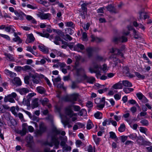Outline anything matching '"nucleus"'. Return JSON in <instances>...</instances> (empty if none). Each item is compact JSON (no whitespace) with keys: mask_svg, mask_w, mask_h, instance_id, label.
Segmentation results:
<instances>
[{"mask_svg":"<svg viewBox=\"0 0 152 152\" xmlns=\"http://www.w3.org/2000/svg\"><path fill=\"white\" fill-rule=\"evenodd\" d=\"M52 131L53 133L55 134V135L51 136V142L48 143V145L50 147H52L53 144L55 147L58 148L59 144V141L58 140V138L56 137V135L61 134L62 136H64L65 134V132L64 131L61 132L58 130L56 127L54 126L52 129Z\"/></svg>","mask_w":152,"mask_h":152,"instance_id":"nucleus-1","label":"nucleus"},{"mask_svg":"<svg viewBox=\"0 0 152 152\" xmlns=\"http://www.w3.org/2000/svg\"><path fill=\"white\" fill-rule=\"evenodd\" d=\"M9 9L10 12H14L17 16L21 18H23L25 17L26 19H34L31 16L29 15H26L22 12H19L17 11H15L14 8L12 7H9Z\"/></svg>","mask_w":152,"mask_h":152,"instance_id":"nucleus-2","label":"nucleus"},{"mask_svg":"<svg viewBox=\"0 0 152 152\" xmlns=\"http://www.w3.org/2000/svg\"><path fill=\"white\" fill-rule=\"evenodd\" d=\"M90 4V3L85 2L81 5V10L82 11H83V14L81 13H80V14L79 15V18H81L83 19H84L86 18L85 17V15L86 13L87 9V7Z\"/></svg>","mask_w":152,"mask_h":152,"instance_id":"nucleus-3","label":"nucleus"},{"mask_svg":"<svg viewBox=\"0 0 152 152\" xmlns=\"http://www.w3.org/2000/svg\"><path fill=\"white\" fill-rule=\"evenodd\" d=\"M105 98L103 97L101 99L100 98H96L95 99V103L97 105V107L100 109H102L104 106V101Z\"/></svg>","mask_w":152,"mask_h":152,"instance_id":"nucleus-4","label":"nucleus"},{"mask_svg":"<svg viewBox=\"0 0 152 152\" xmlns=\"http://www.w3.org/2000/svg\"><path fill=\"white\" fill-rule=\"evenodd\" d=\"M29 75L30 77L32 78V80L34 83L38 84L39 83L40 79L38 74H31Z\"/></svg>","mask_w":152,"mask_h":152,"instance_id":"nucleus-5","label":"nucleus"},{"mask_svg":"<svg viewBox=\"0 0 152 152\" xmlns=\"http://www.w3.org/2000/svg\"><path fill=\"white\" fill-rule=\"evenodd\" d=\"M127 38L124 36H122L121 37H115L113 39V41L116 43H118L119 42H125L127 41Z\"/></svg>","mask_w":152,"mask_h":152,"instance_id":"nucleus-6","label":"nucleus"},{"mask_svg":"<svg viewBox=\"0 0 152 152\" xmlns=\"http://www.w3.org/2000/svg\"><path fill=\"white\" fill-rule=\"evenodd\" d=\"M123 70L124 74L126 76L130 78H133L135 76L134 75L131 74L129 73V68L127 66L123 67Z\"/></svg>","mask_w":152,"mask_h":152,"instance_id":"nucleus-7","label":"nucleus"},{"mask_svg":"<svg viewBox=\"0 0 152 152\" xmlns=\"http://www.w3.org/2000/svg\"><path fill=\"white\" fill-rule=\"evenodd\" d=\"M82 77L86 81L87 83L90 84H93L95 81V79L94 77L92 76L88 77L85 74Z\"/></svg>","mask_w":152,"mask_h":152,"instance_id":"nucleus-8","label":"nucleus"},{"mask_svg":"<svg viewBox=\"0 0 152 152\" xmlns=\"http://www.w3.org/2000/svg\"><path fill=\"white\" fill-rule=\"evenodd\" d=\"M110 52L111 53H114L113 54L114 56L116 55H120L122 58L124 57V55L121 51L117 48H112L110 50Z\"/></svg>","mask_w":152,"mask_h":152,"instance_id":"nucleus-9","label":"nucleus"},{"mask_svg":"<svg viewBox=\"0 0 152 152\" xmlns=\"http://www.w3.org/2000/svg\"><path fill=\"white\" fill-rule=\"evenodd\" d=\"M94 51V49L93 48L90 47L86 48V53L88 58H91L93 56Z\"/></svg>","mask_w":152,"mask_h":152,"instance_id":"nucleus-10","label":"nucleus"},{"mask_svg":"<svg viewBox=\"0 0 152 152\" xmlns=\"http://www.w3.org/2000/svg\"><path fill=\"white\" fill-rule=\"evenodd\" d=\"M144 10L142 9L140 10L139 12L140 19H146L149 18V15L148 14L144 12Z\"/></svg>","mask_w":152,"mask_h":152,"instance_id":"nucleus-11","label":"nucleus"},{"mask_svg":"<svg viewBox=\"0 0 152 152\" xmlns=\"http://www.w3.org/2000/svg\"><path fill=\"white\" fill-rule=\"evenodd\" d=\"M79 94L76 93H74L69 95L70 102L74 104L75 103V102L77 100L79 96Z\"/></svg>","mask_w":152,"mask_h":152,"instance_id":"nucleus-12","label":"nucleus"},{"mask_svg":"<svg viewBox=\"0 0 152 152\" xmlns=\"http://www.w3.org/2000/svg\"><path fill=\"white\" fill-rule=\"evenodd\" d=\"M105 8L111 13H118V11L111 4L107 6Z\"/></svg>","mask_w":152,"mask_h":152,"instance_id":"nucleus-13","label":"nucleus"},{"mask_svg":"<svg viewBox=\"0 0 152 152\" xmlns=\"http://www.w3.org/2000/svg\"><path fill=\"white\" fill-rule=\"evenodd\" d=\"M16 91L22 95L25 94L29 92V90L26 88H19L16 89Z\"/></svg>","mask_w":152,"mask_h":152,"instance_id":"nucleus-14","label":"nucleus"},{"mask_svg":"<svg viewBox=\"0 0 152 152\" xmlns=\"http://www.w3.org/2000/svg\"><path fill=\"white\" fill-rule=\"evenodd\" d=\"M13 82L17 86H20L21 85L22 82L20 78L18 77L14 78Z\"/></svg>","mask_w":152,"mask_h":152,"instance_id":"nucleus-15","label":"nucleus"},{"mask_svg":"<svg viewBox=\"0 0 152 152\" xmlns=\"http://www.w3.org/2000/svg\"><path fill=\"white\" fill-rule=\"evenodd\" d=\"M4 101L5 102H7L8 101L11 103H13L15 102V101L13 98L9 95L5 96L4 98Z\"/></svg>","mask_w":152,"mask_h":152,"instance_id":"nucleus-16","label":"nucleus"},{"mask_svg":"<svg viewBox=\"0 0 152 152\" xmlns=\"http://www.w3.org/2000/svg\"><path fill=\"white\" fill-rule=\"evenodd\" d=\"M5 56V58L7 60L10 61H14L15 59L12 56L10 53H4Z\"/></svg>","mask_w":152,"mask_h":152,"instance_id":"nucleus-17","label":"nucleus"},{"mask_svg":"<svg viewBox=\"0 0 152 152\" xmlns=\"http://www.w3.org/2000/svg\"><path fill=\"white\" fill-rule=\"evenodd\" d=\"M4 72L7 75L11 77H15L17 75L15 73L12 72L7 69H5Z\"/></svg>","mask_w":152,"mask_h":152,"instance_id":"nucleus-18","label":"nucleus"},{"mask_svg":"<svg viewBox=\"0 0 152 152\" xmlns=\"http://www.w3.org/2000/svg\"><path fill=\"white\" fill-rule=\"evenodd\" d=\"M40 131L43 133L46 132L47 130V127L45 125L44 123H42L39 125V129Z\"/></svg>","mask_w":152,"mask_h":152,"instance_id":"nucleus-19","label":"nucleus"},{"mask_svg":"<svg viewBox=\"0 0 152 152\" xmlns=\"http://www.w3.org/2000/svg\"><path fill=\"white\" fill-rule=\"evenodd\" d=\"M66 114L71 118L73 116L76 115V114L73 113V112L70 109H67L66 110Z\"/></svg>","mask_w":152,"mask_h":152,"instance_id":"nucleus-20","label":"nucleus"},{"mask_svg":"<svg viewBox=\"0 0 152 152\" xmlns=\"http://www.w3.org/2000/svg\"><path fill=\"white\" fill-rule=\"evenodd\" d=\"M38 48L41 51L43 52L44 53H47L48 52V48L43 45H39Z\"/></svg>","mask_w":152,"mask_h":152,"instance_id":"nucleus-21","label":"nucleus"},{"mask_svg":"<svg viewBox=\"0 0 152 152\" xmlns=\"http://www.w3.org/2000/svg\"><path fill=\"white\" fill-rule=\"evenodd\" d=\"M39 106V104L37 99H35L31 103V108L34 109L35 108Z\"/></svg>","mask_w":152,"mask_h":152,"instance_id":"nucleus-22","label":"nucleus"},{"mask_svg":"<svg viewBox=\"0 0 152 152\" xmlns=\"http://www.w3.org/2000/svg\"><path fill=\"white\" fill-rule=\"evenodd\" d=\"M91 37L92 38L91 42L95 41L96 42H99L103 40L102 39L97 37H95L93 35H91Z\"/></svg>","mask_w":152,"mask_h":152,"instance_id":"nucleus-23","label":"nucleus"},{"mask_svg":"<svg viewBox=\"0 0 152 152\" xmlns=\"http://www.w3.org/2000/svg\"><path fill=\"white\" fill-rule=\"evenodd\" d=\"M39 15L38 14V15ZM39 15V16L42 19H47L49 18L51 15L50 14L48 13L46 14L41 13Z\"/></svg>","mask_w":152,"mask_h":152,"instance_id":"nucleus-24","label":"nucleus"},{"mask_svg":"<svg viewBox=\"0 0 152 152\" xmlns=\"http://www.w3.org/2000/svg\"><path fill=\"white\" fill-rule=\"evenodd\" d=\"M123 85L125 87H131L132 86V83L128 80H125L122 81Z\"/></svg>","mask_w":152,"mask_h":152,"instance_id":"nucleus-25","label":"nucleus"},{"mask_svg":"<svg viewBox=\"0 0 152 152\" xmlns=\"http://www.w3.org/2000/svg\"><path fill=\"white\" fill-rule=\"evenodd\" d=\"M37 90L39 93L41 94H43L45 92V88L41 86L37 87Z\"/></svg>","mask_w":152,"mask_h":152,"instance_id":"nucleus-26","label":"nucleus"},{"mask_svg":"<svg viewBox=\"0 0 152 152\" xmlns=\"http://www.w3.org/2000/svg\"><path fill=\"white\" fill-rule=\"evenodd\" d=\"M43 33H41L38 31H36V33L37 34L39 35L40 36H41L43 37H45L46 38H48L49 37V36L50 34H49L48 33H46L44 34V31H43Z\"/></svg>","mask_w":152,"mask_h":152,"instance_id":"nucleus-27","label":"nucleus"},{"mask_svg":"<svg viewBox=\"0 0 152 152\" xmlns=\"http://www.w3.org/2000/svg\"><path fill=\"white\" fill-rule=\"evenodd\" d=\"M122 86L121 83H118L114 84L112 86V88L115 89H121Z\"/></svg>","mask_w":152,"mask_h":152,"instance_id":"nucleus-28","label":"nucleus"},{"mask_svg":"<svg viewBox=\"0 0 152 152\" xmlns=\"http://www.w3.org/2000/svg\"><path fill=\"white\" fill-rule=\"evenodd\" d=\"M71 150V147L70 146H68L67 145L62 147L63 152H66L68 151H70Z\"/></svg>","mask_w":152,"mask_h":152,"instance_id":"nucleus-29","label":"nucleus"},{"mask_svg":"<svg viewBox=\"0 0 152 152\" xmlns=\"http://www.w3.org/2000/svg\"><path fill=\"white\" fill-rule=\"evenodd\" d=\"M94 125L93 124L92 122L90 119H89L88 121L86 126L87 129L89 130Z\"/></svg>","mask_w":152,"mask_h":152,"instance_id":"nucleus-30","label":"nucleus"},{"mask_svg":"<svg viewBox=\"0 0 152 152\" xmlns=\"http://www.w3.org/2000/svg\"><path fill=\"white\" fill-rule=\"evenodd\" d=\"M94 116L97 119H101L102 118V114L101 112L98 111L94 114Z\"/></svg>","mask_w":152,"mask_h":152,"instance_id":"nucleus-31","label":"nucleus"},{"mask_svg":"<svg viewBox=\"0 0 152 152\" xmlns=\"http://www.w3.org/2000/svg\"><path fill=\"white\" fill-rule=\"evenodd\" d=\"M60 37H61L58 36H56L55 37V41L54 42L55 44L56 45H59L60 43L59 42V41H61V40Z\"/></svg>","mask_w":152,"mask_h":152,"instance_id":"nucleus-32","label":"nucleus"},{"mask_svg":"<svg viewBox=\"0 0 152 152\" xmlns=\"http://www.w3.org/2000/svg\"><path fill=\"white\" fill-rule=\"evenodd\" d=\"M34 134L35 137H38L42 136L43 133L39 129L36 130L34 132Z\"/></svg>","mask_w":152,"mask_h":152,"instance_id":"nucleus-33","label":"nucleus"},{"mask_svg":"<svg viewBox=\"0 0 152 152\" xmlns=\"http://www.w3.org/2000/svg\"><path fill=\"white\" fill-rule=\"evenodd\" d=\"M75 48L76 49H80V50H83L85 49V47L83 45L79 43L75 46Z\"/></svg>","mask_w":152,"mask_h":152,"instance_id":"nucleus-34","label":"nucleus"},{"mask_svg":"<svg viewBox=\"0 0 152 152\" xmlns=\"http://www.w3.org/2000/svg\"><path fill=\"white\" fill-rule=\"evenodd\" d=\"M134 73L137 77L139 79L143 80L145 78V76L143 75L140 74L139 72H135Z\"/></svg>","mask_w":152,"mask_h":152,"instance_id":"nucleus-35","label":"nucleus"},{"mask_svg":"<svg viewBox=\"0 0 152 152\" xmlns=\"http://www.w3.org/2000/svg\"><path fill=\"white\" fill-rule=\"evenodd\" d=\"M62 38L66 41H71L72 38L69 34H67L66 35H64V36Z\"/></svg>","mask_w":152,"mask_h":152,"instance_id":"nucleus-36","label":"nucleus"},{"mask_svg":"<svg viewBox=\"0 0 152 152\" xmlns=\"http://www.w3.org/2000/svg\"><path fill=\"white\" fill-rule=\"evenodd\" d=\"M125 125L124 124H121L120 126L118 128V130L120 132H123L125 131Z\"/></svg>","mask_w":152,"mask_h":152,"instance_id":"nucleus-37","label":"nucleus"},{"mask_svg":"<svg viewBox=\"0 0 152 152\" xmlns=\"http://www.w3.org/2000/svg\"><path fill=\"white\" fill-rule=\"evenodd\" d=\"M15 117H18L21 121H24L23 116L22 113H19L18 114L17 113V115H15Z\"/></svg>","mask_w":152,"mask_h":152,"instance_id":"nucleus-38","label":"nucleus"},{"mask_svg":"<svg viewBox=\"0 0 152 152\" xmlns=\"http://www.w3.org/2000/svg\"><path fill=\"white\" fill-rule=\"evenodd\" d=\"M134 89L131 88H125L123 89L124 91L126 94L129 93L133 91Z\"/></svg>","mask_w":152,"mask_h":152,"instance_id":"nucleus-39","label":"nucleus"},{"mask_svg":"<svg viewBox=\"0 0 152 152\" xmlns=\"http://www.w3.org/2000/svg\"><path fill=\"white\" fill-rule=\"evenodd\" d=\"M128 136L131 139L134 140L136 139L137 135L136 133H132L130 134Z\"/></svg>","mask_w":152,"mask_h":152,"instance_id":"nucleus-40","label":"nucleus"},{"mask_svg":"<svg viewBox=\"0 0 152 152\" xmlns=\"http://www.w3.org/2000/svg\"><path fill=\"white\" fill-rule=\"evenodd\" d=\"M26 129L25 127H24L22 129L21 131H20L19 133L21 136H23L26 134Z\"/></svg>","mask_w":152,"mask_h":152,"instance_id":"nucleus-41","label":"nucleus"},{"mask_svg":"<svg viewBox=\"0 0 152 152\" xmlns=\"http://www.w3.org/2000/svg\"><path fill=\"white\" fill-rule=\"evenodd\" d=\"M28 38L29 40V43L33 42L35 38L33 34H29L28 36Z\"/></svg>","mask_w":152,"mask_h":152,"instance_id":"nucleus-42","label":"nucleus"},{"mask_svg":"<svg viewBox=\"0 0 152 152\" xmlns=\"http://www.w3.org/2000/svg\"><path fill=\"white\" fill-rule=\"evenodd\" d=\"M82 38V40L84 41H87L88 40L87 34L86 32H84L83 33Z\"/></svg>","mask_w":152,"mask_h":152,"instance_id":"nucleus-43","label":"nucleus"},{"mask_svg":"<svg viewBox=\"0 0 152 152\" xmlns=\"http://www.w3.org/2000/svg\"><path fill=\"white\" fill-rule=\"evenodd\" d=\"M133 35L134 38L135 39H139L140 37L139 35L138 32H137L135 29H133Z\"/></svg>","mask_w":152,"mask_h":152,"instance_id":"nucleus-44","label":"nucleus"},{"mask_svg":"<svg viewBox=\"0 0 152 152\" xmlns=\"http://www.w3.org/2000/svg\"><path fill=\"white\" fill-rule=\"evenodd\" d=\"M77 72L78 74H84L85 73V71L84 68L81 67L77 69Z\"/></svg>","mask_w":152,"mask_h":152,"instance_id":"nucleus-45","label":"nucleus"},{"mask_svg":"<svg viewBox=\"0 0 152 152\" xmlns=\"http://www.w3.org/2000/svg\"><path fill=\"white\" fill-rule=\"evenodd\" d=\"M110 137L112 139H115L117 138V136L116 135L115 133L113 132H109Z\"/></svg>","mask_w":152,"mask_h":152,"instance_id":"nucleus-46","label":"nucleus"},{"mask_svg":"<svg viewBox=\"0 0 152 152\" xmlns=\"http://www.w3.org/2000/svg\"><path fill=\"white\" fill-rule=\"evenodd\" d=\"M56 32L59 37H61L62 38L64 36V33L61 31L59 30H56Z\"/></svg>","mask_w":152,"mask_h":152,"instance_id":"nucleus-47","label":"nucleus"},{"mask_svg":"<svg viewBox=\"0 0 152 152\" xmlns=\"http://www.w3.org/2000/svg\"><path fill=\"white\" fill-rule=\"evenodd\" d=\"M49 101V100L47 98H45L42 100V103L43 105H46V104H48Z\"/></svg>","mask_w":152,"mask_h":152,"instance_id":"nucleus-48","label":"nucleus"},{"mask_svg":"<svg viewBox=\"0 0 152 152\" xmlns=\"http://www.w3.org/2000/svg\"><path fill=\"white\" fill-rule=\"evenodd\" d=\"M140 122L143 126H147L149 124L148 121L145 119L142 120Z\"/></svg>","mask_w":152,"mask_h":152,"instance_id":"nucleus-49","label":"nucleus"},{"mask_svg":"<svg viewBox=\"0 0 152 152\" xmlns=\"http://www.w3.org/2000/svg\"><path fill=\"white\" fill-rule=\"evenodd\" d=\"M71 106L73 107L74 110L75 111H78L80 109V107L78 105H72Z\"/></svg>","mask_w":152,"mask_h":152,"instance_id":"nucleus-50","label":"nucleus"},{"mask_svg":"<svg viewBox=\"0 0 152 152\" xmlns=\"http://www.w3.org/2000/svg\"><path fill=\"white\" fill-rule=\"evenodd\" d=\"M10 110L11 111L12 113L15 115H17V113L15 111V108L14 106L11 107L10 108Z\"/></svg>","mask_w":152,"mask_h":152,"instance_id":"nucleus-51","label":"nucleus"},{"mask_svg":"<svg viewBox=\"0 0 152 152\" xmlns=\"http://www.w3.org/2000/svg\"><path fill=\"white\" fill-rule=\"evenodd\" d=\"M32 68L30 66L28 65H26L24 66H23V70L26 71L28 70H31Z\"/></svg>","mask_w":152,"mask_h":152,"instance_id":"nucleus-52","label":"nucleus"},{"mask_svg":"<svg viewBox=\"0 0 152 152\" xmlns=\"http://www.w3.org/2000/svg\"><path fill=\"white\" fill-rule=\"evenodd\" d=\"M86 113V111L85 109H82L79 112V115L80 116H83V114Z\"/></svg>","mask_w":152,"mask_h":152,"instance_id":"nucleus-53","label":"nucleus"},{"mask_svg":"<svg viewBox=\"0 0 152 152\" xmlns=\"http://www.w3.org/2000/svg\"><path fill=\"white\" fill-rule=\"evenodd\" d=\"M13 40L14 41L16 42L18 41L20 43H21L22 42V40L21 39L20 37L19 36H18L17 37H15L13 39Z\"/></svg>","mask_w":152,"mask_h":152,"instance_id":"nucleus-54","label":"nucleus"},{"mask_svg":"<svg viewBox=\"0 0 152 152\" xmlns=\"http://www.w3.org/2000/svg\"><path fill=\"white\" fill-rule=\"evenodd\" d=\"M75 144L77 147H80V145L83 144L81 140H78L76 141Z\"/></svg>","mask_w":152,"mask_h":152,"instance_id":"nucleus-55","label":"nucleus"},{"mask_svg":"<svg viewBox=\"0 0 152 152\" xmlns=\"http://www.w3.org/2000/svg\"><path fill=\"white\" fill-rule=\"evenodd\" d=\"M136 96L139 100H142L144 95L141 93H138L136 94Z\"/></svg>","mask_w":152,"mask_h":152,"instance_id":"nucleus-56","label":"nucleus"},{"mask_svg":"<svg viewBox=\"0 0 152 152\" xmlns=\"http://www.w3.org/2000/svg\"><path fill=\"white\" fill-rule=\"evenodd\" d=\"M14 69L17 72H20L21 70H23V67L21 66H15Z\"/></svg>","mask_w":152,"mask_h":152,"instance_id":"nucleus-57","label":"nucleus"},{"mask_svg":"<svg viewBox=\"0 0 152 152\" xmlns=\"http://www.w3.org/2000/svg\"><path fill=\"white\" fill-rule=\"evenodd\" d=\"M66 26L68 27H72V28H74L75 25L72 22H69L66 23Z\"/></svg>","mask_w":152,"mask_h":152,"instance_id":"nucleus-58","label":"nucleus"},{"mask_svg":"<svg viewBox=\"0 0 152 152\" xmlns=\"http://www.w3.org/2000/svg\"><path fill=\"white\" fill-rule=\"evenodd\" d=\"M0 36L4 38L7 40H10V37L7 35L0 34Z\"/></svg>","mask_w":152,"mask_h":152,"instance_id":"nucleus-59","label":"nucleus"},{"mask_svg":"<svg viewBox=\"0 0 152 152\" xmlns=\"http://www.w3.org/2000/svg\"><path fill=\"white\" fill-rule=\"evenodd\" d=\"M146 130H147V129H146V128H144L143 127H140V131L141 132L143 133L146 134Z\"/></svg>","mask_w":152,"mask_h":152,"instance_id":"nucleus-60","label":"nucleus"},{"mask_svg":"<svg viewBox=\"0 0 152 152\" xmlns=\"http://www.w3.org/2000/svg\"><path fill=\"white\" fill-rule=\"evenodd\" d=\"M110 58L111 59H113V60L114 62H116L118 59V58L115 57L114 54H112L110 57Z\"/></svg>","mask_w":152,"mask_h":152,"instance_id":"nucleus-61","label":"nucleus"},{"mask_svg":"<svg viewBox=\"0 0 152 152\" xmlns=\"http://www.w3.org/2000/svg\"><path fill=\"white\" fill-rule=\"evenodd\" d=\"M110 124V121H109L107 119H106L102 123V125L103 126H106L107 124L109 125Z\"/></svg>","mask_w":152,"mask_h":152,"instance_id":"nucleus-62","label":"nucleus"},{"mask_svg":"<svg viewBox=\"0 0 152 152\" xmlns=\"http://www.w3.org/2000/svg\"><path fill=\"white\" fill-rule=\"evenodd\" d=\"M121 141L123 142H125L126 140L127 139L128 136H122L121 137Z\"/></svg>","mask_w":152,"mask_h":152,"instance_id":"nucleus-63","label":"nucleus"},{"mask_svg":"<svg viewBox=\"0 0 152 152\" xmlns=\"http://www.w3.org/2000/svg\"><path fill=\"white\" fill-rule=\"evenodd\" d=\"M63 100L66 102H70L69 95L66 96L63 98Z\"/></svg>","mask_w":152,"mask_h":152,"instance_id":"nucleus-64","label":"nucleus"}]
</instances>
